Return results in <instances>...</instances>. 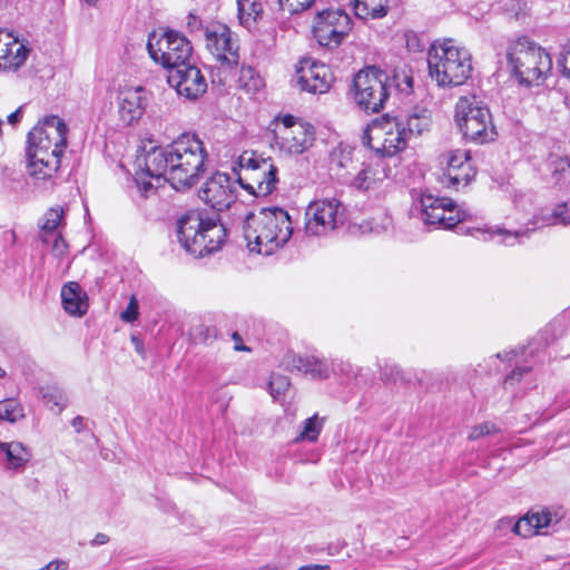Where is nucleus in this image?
I'll return each mask as SVG.
<instances>
[{
  "label": "nucleus",
  "instance_id": "nucleus-37",
  "mask_svg": "<svg viewBox=\"0 0 570 570\" xmlns=\"http://www.w3.org/2000/svg\"><path fill=\"white\" fill-rule=\"evenodd\" d=\"M41 399L49 405L50 410L57 409L60 413L68 403L63 391L57 386H43L40 389Z\"/></svg>",
  "mask_w": 570,
  "mask_h": 570
},
{
  "label": "nucleus",
  "instance_id": "nucleus-48",
  "mask_svg": "<svg viewBox=\"0 0 570 570\" xmlns=\"http://www.w3.org/2000/svg\"><path fill=\"white\" fill-rule=\"evenodd\" d=\"M528 514L538 529V534H540L541 530L549 527L551 523V514L547 511L529 512Z\"/></svg>",
  "mask_w": 570,
  "mask_h": 570
},
{
  "label": "nucleus",
  "instance_id": "nucleus-35",
  "mask_svg": "<svg viewBox=\"0 0 570 570\" xmlns=\"http://www.w3.org/2000/svg\"><path fill=\"white\" fill-rule=\"evenodd\" d=\"M403 120L405 122V132L409 138L411 136L422 135L428 131L431 126V118L425 111L409 115L403 118Z\"/></svg>",
  "mask_w": 570,
  "mask_h": 570
},
{
  "label": "nucleus",
  "instance_id": "nucleus-45",
  "mask_svg": "<svg viewBox=\"0 0 570 570\" xmlns=\"http://www.w3.org/2000/svg\"><path fill=\"white\" fill-rule=\"evenodd\" d=\"M139 316V304L137 298L132 295L129 299L127 308L121 312L120 318L126 323H132L137 321Z\"/></svg>",
  "mask_w": 570,
  "mask_h": 570
},
{
  "label": "nucleus",
  "instance_id": "nucleus-54",
  "mask_svg": "<svg viewBox=\"0 0 570 570\" xmlns=\"http://www.w3.org/2000/svg\"><path fill=\"white\" fill-rule=\"evenodd\" d=\"M71 425L75 428L76 432L79 433L83 429L85 419L82 416L78 415V416L72 419Z\"/></svg>",
  "mask_w": 570,
  "mask_h": 570
},
{
  "label": "nucleus",
  "instance_id": "nucleus-29",
  "mask_svg": "<svg viewBox=\"0 0 570 570\" xmlns=\"http://www.w3.org/2000/svg\"><path fill=\"white\" fill-rule=\"evenodd\" d=\"M239 23L252 30L263 13V4L259 0H237Z\"/></svg>",
  "mask_w": 570,
  "mask_h": 570
},
{
  "label": "nucleus",
  "instance_id": "nucleus-62",
  "mask_svg": "<svg viewBox=\"0 0 570 570\" xmlns=\"http://www.w3.org/2000/svg\"><path fill=\"white\" fill-rule=\"evenodd\" d=\"M4 371L0 367V377L4 376Z\"/></svg>",
  "mask_w": 570,
  "mask_h": 570
},
{
  "label": "nucleus",
  "instance_id": "nucleus-60",
  "mask_svg": "<svg viewBox=\"0 0 570 570\" xmlns=\"http://www.w3.org/2000/svg\"><path fill=\"white\" fill-rule=\"evenodd\" d=\"M347 161H351L350 157L348 156H344V161H341L340 166H342V167L345 166L346 165L345 163H347Z\"/></svg>",
  "mask_w": 570,
  "mask_h": 570
},
{
  "label": "nucleus",
  "instance_id": "nucleus-26",
  "mask_svg": "<svg viewBox=\"0 0 570 570\" xmlns=\"http://www.w3.org/2000/svg\"><path fill=\"white\" fill-rule=\"evenodd\" d=\"M86 293L77 282H69L61 288V301L66 312L70 315L82 316L88 308Z\"/></svg>",
  "mask_w": 570,
  "mask_h": 570
},
{
  "label": "nucleus",
  "instance_id": "nucleus-6",
  "mask_svg": "<svg viewBox=\"0 0 570 570\" xmlns=\"http://www.w3.org/2000/svg\"><path fill=\"white\" fill-rule=\"evenodd\" d=\"M454 120L463 136L473 141L493 140L494 126L489 108L476 96H462L455 104Z\"/></svg>",
  "mask_w": 570,
  "mask_h": 570
},
{
  "label": "nucleus",
  "instance_id": "nucleus-5",
  "mask_svg": "<svg viewBox=\"0 0 570 570\" xmlns=\"http://www.w3.org/2000/svg\"><path fill=\"white\" fill-rule=\"evenodd\" d=\"M430 76L440 87L463 85L472 71L471 55L452 39L433 43L428 51Z\"/></svg>",
  "mask_w": 570,
  "mask_h": 570
},
{
  "label": "nucleus",
  "instance_id": "nucleus-17",
  "mask_svg": "<svg viewBox=\"0 0 570 570\" xmlns=\"http://www.w3.org/2000/svg\"><path fill=\"white\" fill-rule=\"evenodd\" d=\"M67 125L58 116H49L28 135V148L65 149L67 146Z\"/></svg>",
  "mask_w": 570,
  "mask_h": 570
},
{
  "label": "nucleus",
  "instance_id": "nucleus-39",
  "mask_svg": "<svg viewBox=\"0 0 570 570\" xmlns=\"http://www.w3.org/2000/svg\"><path fill=\"white\" fill-rule=\"evenodd\" d=\"M261 161H266V158H263L253 151H244L238 158V165L240 170L244 173L243 176L250 175L254 169H257L256 167Z\"/></svg>",
  "mask_w": 570,
  "mask_h": 570
},
{
  "label": "nucleus",
  "instance_id": "nucleus-59",
  "mask_svg": "<svg viewBox=\"0 0 570 570\" xmlns=\"http://www.w3.org/2000/svg\"><path fill=\"white\" fill-rule=\"evenodd\" d=\"M341 365H342V367H341L342 372H346L348 374L350 372L353 371V366L350 363H341Z\"/></svg>",
  "mask_w": 570,
  "mask_h": 570
},
{
  "label": "nucleus",
  "instance_id": "nucleus-24",
  "mask_svg": "<svg viewBox=\"0 0 570 570\" xmlns=\"http://www.w3.org/2000/svg\"><path fill=\"white\" fill-rule=\"evenodd\" d=\"M0 456L6 470L22 473L32 458V452L20 441H0Z\"/></svg>",
  "mask_w": 570,
  "mask_h": 570
},
{
  "label": "nucleus",
  "instance_id": "nucleus-16",
  "mask_svg": "<svg viewBox=\"0 0 570 570\" xmlns=\"http://www.w3.org/2000/svg\"><path fill=\"white\" fill-rule=\"evenodd\" d=\"M237 183L229 175L217 171L204 183L199 197L212 208L222 212L236 200Z\"/></svg>",
  "mask_w": 570,
  "mask_h": 570
},
{
  "label": "nucleus",
  "instance_id": "nucleus-13",
  "mask_svg": "<svg viewBox=\"0 0 570 570\" xmlns=\"http://www.w3.org/2000/svg\"><path fill=\"white\" fill-rule=\"evenodd\" d=\"M344 219V208L336 198L312 202L305 212V234L307 236H326L336 229Z\"/></svg>",
  "mask_w": 570,
  "mask_h": 570
},
{
  "label": "nucleus",
  "instance_id": "nucleus-36",
  "mask_svg": "<svg viewBox=\"0 0 570 570\" xmlns=\"http://www.w3.org/2000/svg\"><path fill=\"white\" fill-rule=\"evenodd\" d=\"M324 424V419L320 417L317 414H314L313 416L306 419L303 422V429L301 433L296 436L295 441H309V442H316L318 439V435L322 432Z\"/></svg>",
  "mask_w": 570,
  "mask_h": 570
},
{
  "label": "nucleus",
  "instance_id": "nucleus-1",
  "mask_svg": "<svg viewBox=\"0 0 570 570\" xmlns=\"http://www.w3.org/2000/svg\"><path fill=\"white\" fill-rule=\"evenodd\" d=\"M209 160L204 141L194 132H184L166 148L155 147L137 157L135 181L141 195L148 196L161 181L176 189L195 186Z\"/></svg>",
  "mask_w": 570,
  "mask_h": 570
},
{
  "label": "nucleus",
  "instance_id": "nucleus-9",
  "mask_svg": "<svg viewBox=\"0 0 570 570\" xmlns=\"http://www.w3.org/2000/svg\"><path fill=\"white\" fill-rule=\"evenodd\" d=\"M147 49L151 59L170 70L189 61L193 52L190 41L180 32L166 30L163 35L151 33Z\"/></svg>",
  "mask_w": 570,
  "mask_h": 570
},
{
  "label": "nucleus",
  "instance_id": "nucleus-52",
  "mask_svg": "<svg viewBox=\"0 0 570 570\" xmlns=\"http://www.w3.org/2000/svg\"><path fill=\"white\" fill-rule=\"evenodd\" d=\"M22 118V107H19L16 111L11 112L8 116V122L12 126H16L18 122H20Z\"/></svg>",
  "mask_w": 570,
  "mask_h": 570
},
{
  "label": "nucleus",
  "instance_id": "nucleus-42",
  "mask_svg": "<svg viewBox=\"0 0 570 570\" xmlns=\"http://www.w3.org/2000/svg\"><path fill=\"white\" fill-rule=\"evenodd\" d=\"M48 165L43 163L41 164H35V163H29V174L31 177H33L35 179L37 180H47V179H50L52 178L59 168H53L52 170H49V168L47 167Z\"/></svg>",
  "mask_w": 570,
  "mask_h": 570
},
{
  "label": "nucleus",
  "instance_id": "nucleus-38",
  "mask_svg": "<svg viewBox=\"0 0 570 570\" xmlns=\"http://www.w3.org/2000/svg\"><path fill=\"white\" fill-rule=\"evenodd\" d=\"M24 417L21 403L16 399L0 401V420L16 423Z\"/></svg>",
  "mask_w": 570,
  "mask_h": 570
},
{
  "label": "nucleus",
  "instance_id": "nucleus-43",
  "mask_svg": "<svg viewBox=\"0 0 570 570\" xmlns=\"http://www.w3.org/2000/svg\"><path fill=\"white\" fill-rule=\"evenodd\" d=\"M315 0H277L279 8L289 13H299L312 7Z\"/></svg>",
  "mask_w": 570,
  "mask_h": 570
},
{
  "label": "nucleus",
  "instance_id": "nucleus-2",
  "mask_svg": "<svg viewBox=\"0 0 570 570\" xmlns=\"http://www.w3.org/2000/svg\"><path fill=\"white\" fill-rule=\"evenodd\" d=\"M293 235L289 214L281 207L262 208L247 216L244 237L250 252L272 255L282 248Z\"/></svg>",
  "mask_w": 570,
  "mask_h": 570
},
{
  "label": "nucleus",
  "instance_id": "nucleus-30",
  "mask_svg": "<svg viewBox=\"0 0 570 570\" xmlns=\"http://www.w3.org/2000/svg\"><path fill=\"white\" fill-rule=\"evenodd\" d=\"M557 224H570V200L557 205L552 213L535 216L533 229Z\"/></svg>",
  "mask_w": 570,
  "mask_h": 570
},
{
  "label": "nucleus",
  "instance_id": "nucleus-53",
  "mask_svg": "<svg viewBox=\"0 0 570 570\" xmlns=\"http://www.w3.org/2000/svg\"><path fill=\"white\" fill-rule=\"evenodd\" d=\"M232 338L235 341V350L236 351H249V348L246 345L240 344L242 338L237 332L233 333Z\"/></svg>",
  "mask_w": 570,
  "mask_h": 570
},
{
  "label": "nucleus",
  "instance_id": "nucleus-8",
  "mask_svg": "<svg viewBox=\"0 0 570 570\" xmlns=\"http://www.w3.org/2000/svg\"><path fill=\"white\" fill-rule=\"evenodd\" d=\"M391 79L376 67L360 70L353 80L355 104L366 112H379L390 96Z\"/></svg>",
  "mask_w": 570,
  "mask_h": 570
},
{
  "label": "nucleus",
  "instance_id": "nucleus-18",
  "mask_svg": "<svg viewBox=\"0 0 570 570\" xmlns=\"http://www.w3.org/2000/svg\"><path fill=\"white\" fill-rule=\"evenodd\" d=\"M296 81L301 90L311 94H325L331 88L333 75L330 68L312 58L299 61Z\"/></svg>",
  "mask_w": 570,
  "mask_h": 570
},
{
  "label": "nucleus",
  "instance_id": "nucleus-63",
  "mask_svg": "<svg viewBox=\"0 0 570 570\" xmlns=\"http://www.w3.org/2000/svg\"><path fill=\"white\" fill-rule=\"evenodd\" d=\"M501 523H511V520H501Z\"/></svg>",
  "mask_w": 570,
  "mask_h": 570
},
{
  "label": "nucleus",
  "instance_id": "nucleus-25",
  "mask_svg": "<svg viewBox=\"0 0 570 570\" xmlns=\"http://www.w3.org/2000/svg\"><path fill=\"white\" fill-rule=\"evenodd\" d=\"M287 367L293 371L311 374L313 377L325 379L328 377L331 368L326 360L317 356H287Z\"/></svg>",
  "mask_w": 570,
  "mask_h": 570
},
{
  "label": "nucleus",
  "instance_id": "nucleus-7",
  "mask_svg": "<svg viewBox=\"0 0 570 570\" xmlns=\"http://www.w3.org/2000/svg\"><path fill=\"white\" fill-rule=\"evenodd\" d=\"M409 137L402 117L384 115L365 128L362 142L382 156H394L404 150Z\"/></svg>",
  "mask_w": 570,
  "mask_h": 570
},
{
  "label": "nucleus",
  "instance_id": "nucleus-33",
  "mask_svg": "<svg viewBox=\"0 0 570 570\" xmlns=\"http://www.w3.org/2000/svg\"><path fill=\"white\" fill-rule=\"evenodd\" d=\"M546 168L550 171L554 184L570 177V160L566 156L551 153L546 160Z\"/></svg>",
  "mask_w": 570,
  "mask_h": 570
},
{
  "label": "nucleus",
  "instance_id": "nucleus-27",
  "mask_svg": "<svg viewBox=\"0 0 570 570\" xmlns=\"http://www.w3.org/2000/svg\"><path fill=\"white\" fill-rule=\"evenodd\" d=\"M473 232L480 234L479 238L483 240H492L495 237L499 238V243L505 246H514L521 242L522 237L528 236L527 230H509L501 227H487V228H474Z\"/></svg>",
  "mask_w": 570,
  "mask_h": 570
},
{
  "label": "nucleus",
  "instance_id": "nucleus-15",
  "mask_svg": "<svg viewBox=\"0 0 570 570\" xmlns=\"http://www.w3.org/2000/svg\"><path fill=\"white\" fill-rule=\"evenodd\" d=\"M439 164L444 171L443 184L448 187L459 189L461 186H466L475 177V169L468 150H448L440 155Z\"/></svg>",
  "mask_w": 570,
  "mask_h": 570
},
{
  "label": "nucleus",
  "instance_id": "nucleus-47",
  "mask_svg": "<svg viewBox=\"0 0 570 570\" xmlns=\"http://www.w3.org/2000/svg\"><path fill=\"white\" fill-rule=\"evenodd\" d=\"M531 373V368L528 366H521L513 370L507 377L504 379V386H514L517 383H520L522 379Z\"/></svg>",
  "mask_w": 570,
  "mask_h": 570
},
{
  "label": "nucleus",
  "instance_id": "nucleus-32",
  "mask_svg": "<svg viewBox=\"0 0 570 570\" xmlns=\"http://www.w3.org/2000/svg\"><path fill=\"white\" fill-rule=\"evenodd\" d=\"M238 86L246 94L254 95L264 88L265 81L253 67L243 66L239 71Z\"/></svg>",
  "mask_w": 570,
  "mask_h": 570
},
{
  "label": "nucleus",
  "instance_id": "nucleus-56",
  "mask_svg": "<svg viewBox=\"0 0 570 570\" xmlns=\"http://www.w3.org/2000/svg\"><path fill=\"white\" fill-rule=\"evenodd\" d=\"M391 379L396 382L397 380L404 381V373L396 366L391 368Z\"/></svg>",
  "mask_w": 570,
  "mask_h": 570
},
{
  "label": "nucleus",
  "instance_id": "nucleus-64",
  "mask_svg": "<svg viewBox=\"0 0 570 570\" xmlns=\"http://www.w3.org/2000/svg\"><path fill=\"white\" fill-rule=\"evenodd\" d=\"M465 233H470V229H465ZM471 235H474L473 232H471Z\"/></svg>",
  "mask_w": 570,
  "mask_h": 570
},
{
  "label": "nucleus",
  "instance_id": "nucleus-11",
  "mask_svg": "<svg viewBox=\"0 0 570 570\" xmlns=\"http://www.w3.org/2000/svg\"><path fill=\"white\" fill-rule=\"evenodd\" d=\"M272 147L283 155H301L315 140L314 127L285 115L275 125Z\"/></svg>",
  "mask_w": 570,
  "mask_h": 570
},
{
  "label": "nucleus",
  "instance_id": "nucleus-41",
  "mask_svg": "<svg viewBox=\"0 0 570 570\" xmlns=\"http://www.w3.org/2000/svg\"><path fill=\"white\" fill-rule=\"evenodd\" d=\"M289 387V380L287 376L281 374H274L269 381V393L276 399L283 395Z\"/></svg>",
  "mask_w": 570,
  "mask_h": 570
},
{
  "label": "nucleus",
  "instance_id": "nucleus-31",
  "mask_svg": "<svg viewBox=\"0 0 570 570\" xmlns=\"http://www.w3.org/2000/svg\"><path fill=\"white\" fill-rule=\"evenodd\" d=\"M63 217L62 208H50L46 212L42 218V223L40 224V237L42 243L49 244L50 236H55V234H60L57 228L60 226Z\"/></svg>",
  "mask_w": 570,
  "mask_h": 570
},
{
  "label": "nucleus",
  "instance_id": "nucleus-14",
  "mask_svg": "<svg viewBox=\"0 0 570 570\" xmlns=\"http://www.w3.org/2000/svg\"><path fill=\"white\" fill-rule=\"evenodd\" d=\"M471 217V214L458 207L450 198H439L433 195L421 197V218L426 225H435L449 229Z\"/></svg>",
  "mask_w": 570,
  "mask_h": 570
},
{
  "label": "nucleus",
  "instance_id": "nucleus-20",
  "mask_svg": "<svg viewBox=\"0 0 570 570\" xmlns=\"http://www.w3.org/2000/svg\"><path fill=\"white\" fill-rule=\"evenodd\" d=\"M250 175L238 176V184L250 194L259 197L273 193L277 185L278 169L271 158L261 161Z\"/></svg>",
  "mask_w": 570,
  "mask_h": 570
},
{
  "label": "nucleus",
  "instance_id": "nucleus-23",
  "mask_svg": "<svg viewBox=\"0 0 570 570\" xmlns=\"http://www.w3.org/2000/svg\"><path fill=\"white\" fill-rule=\"evenodd\" d=\"M390 176V170L383 160L374 164H363L355 173L344 176L346 183L358 190H368Z\"/></svg>",
  "mask_w": 570,
  "mask_h": 570
},
{
  "label": "nucleus",
  "instance_id": "nucleus-34",
  "mask_svg": "<svg viewBox=\"0 0 570 570\" xmlns=\"http://www.w3.org/2000/svg\"><path fill=\"white\" fill-rule=\"evenodd\" d=\"M63 149H43L39 148H28L27 155L29 158V163H35L36 165L39 163H43L48 165L49 170L53 168L60 167V157L62 156Z\"/></svg>",
  "mask_w": 570,
  "mask_h": 570
},
{
  "label": "nucleus",
  "instance_id": "nucleus-10",
  "mask_svg": "<svg viewBox=\"0 0 570 570\" xmlns=\"http://www.w3.org/2000/svg\"><path fill=\"white\" fill-rule=\"evenodd\" d=\"M204 46L215 61L225 69H234L239 63V41L237 35L226 24L212 21L204 28Z\"/></svg>",
  "mask_w": 570,
  "mask_h": 570
},
{
  "label": "nucleus",
  "instance_id": "nucleus-51",
  "mask_svg": "<svg viewBox=\"0 0 570 570\" xmlns=\"http://www.w3.org/2000/svg\"><path fill=\"white\" fill-rule=\"evenodd\" d=\"M186 19V26L190 33L200 31L204 33L205 26H203V21L198 16L190 12Z\"/></svg>",
  "mask_w": 570,
  "mask_h": 570
},
{
  "label": "nucleus",
  "instance_id": "nucleus-19",
  "mask_svg": "<svg viewBox=\"0 0 570 570\" xmlns=\"http://www.w3.org/2000/svg\"><path fill=\"white\" fill-rule=\"evenodd\" d=\"M168 83L179 96L191 100L199 98L207 90V81L200 69L190 65L189 61L169 70Z\"/></svg>",
  "mask_w": 570,
  "mask_h": 570
},
{
  "label": "nucleus",
  "instance_id": "nucleus-49",
  "mask_svg": "<svg viewBox=\"0 0 570 570\" xmlns=\"http://www.w3.org/2000/svg\"><path fill=\"white\" fill-rule=\"evenodd\" d=\"M50 244H51L52 254L55 256L60 257L66 254L68 245L65 242V239L62 238L61 233L55 234V236H50V243L48 245H50Z\"/></svg>",
  "mask_w": 570,
  "mask_h": 570
},
{
  "label": "nucleus",
  "instance_id": "nucleus-12",
  "mask_svg": "<svg viewBox=\"0 0 570 570\" xmlns=\"http://www.w3.org/2000/svg\"><path fill=\"white\" fill-rule=\"evenodd\" d=\"M352 28V19L345 11L326 9L316 13L312 33L320 46L335 49L348 36Z\"/></svg>",
  "mask_w": 570,
  "mask_h": 570
},
{
  "label": "nucleus",
  "instance_id": "nucleus-4",
  "mask_svg": "<svg viewBox=\"0 0 570 570\" xmlns=\"http://www.w3.org/2000/svg\"><path fill=\"white\" fill-rule=\"evenodd\" d=\"M505 58L511 76L527 87L541 85L552 69L550 55L525 37L509 43Z\"/></svg>",
  "mask_w": 570,
  "mask_h": 570
},
{
  "label": "nucleus",
  "instance_id": "nucleus-57",
  "mask_svg": "<svg viewBox=\"0 0 570 570\" xmlns=\"http://www.w3.org/2000/svg\"><path fill=\"white\" fill-rule=\"evenodd\" d=\"M108 540H109V538L105 533H97L95 539L92 540V543L100 546V544L107 543Z\"/></svg>",
  "mask_w": 570,
  "mask_h": 570
},
{
  "label": "nucleus",
  "instance_id": "nucleus-28",
  "mask_svg": "<svg viewBox=\"0 0 570 570\" xmlns=\"http://www.w3.org/2000/svg\"><path fill=\"white\" fill-rule=\"evenodd\" d=\"M354 12L360 19H381L387 14L389 0H353Z\"/></svg>",
  "mask_w": 570,
  "mask_h": 570
},
{
  "label": "nucleus",
  "instance_id": "nucleus-50",
  "mask_svg": "<svg viewBox=\"0 0 570 570\" xmlns=\"http://www.w3.org/2000/svg\"><path fill=\"white\" fill-rule=\"evenodd\" d=\"M559 66L562 68L563 75L570 78V40L563 46Z\"/></svg>",
  "mask_w": 570,
  "mask_h": 570
},
{
  "label": "nucleus",
  "instance_id": "nucleus-46",
  "mask_svg": "<svg viewBox=\"0 0 570 570\" xmlns=\"http://www.w3.org/2000/svg\"><path fill=\"white\" fill-rule=\"evenodd\" d=\"M497 431H498V429L495 428V425L493 423L483 422V423L472 428V430L469 434V440H478L481 436L490 435Z\"/></svg>",
  "mask_w": 570,
  "mask_h": 570
},
{
  "label": "nucleus",
  "instance_id": "nucleus-61",
  "mask_svg": "<svg viewBox=\"0 0 570 570\" xmlns=\"http://www.w3.org/2000/svg\"><path fill=\"white\" fill-rule=\"evenodd\" d=\"M89 6H95L98 0H85Z\"/></svg>",
  "mask_w": 570,
  "mask_h": 570
},
{
  "label": "nucleus",
  "instance_id": "nucleus-40",
  "mask_svg": "<svg viewBox=\"0 0 570 570\" xmlns=\"http://www.w3.org/2000/svg\"><path fill=\"white\" fill-rule=\"evenodd\" d=\"M513 533L520 535L522 538H531L538 534V529L533 524L532 520H530L529 514L520 518L512 527Z\"/></svg>",
  "mask_w": 570,
  "mask_h": 570
},
{
  "label": "nucleus",
  "instance_id": "nucleus-44",
  "mask_svg": "<svg viewBox=\"0 0 570 570\" xmlns=\"http://www.w3.org/2000/svg\"><path fill=\"white\" fill-rule=\"evenodd\" d=\"M393 82L401 92L409 94L412 90L413 78L404 71L395 72L393 76Z\"/></svg>",
  "mask_w": 570,
  "mask_h": 570
},
{
  "label": "nucleus",
  "instance_id": "nucleus-58",
  "mask_svg": "<svg viewBox=\"0 0 570 570\" xmlns=\"http://www.w3.org/2000/svg\"><path fill=\"white\" fill-rule=\"evenodd\" d=\"M328 569H330L328 566L308 564V566L301 567L298 570H328Z\"/></svg>",
  "mask_w": 570,
  "mask_h": 570
},
{
  "label": "nucleus",
  "instance_id": "nucleus-3",
  "mask_svg": "<svg viewBox=\"0 0 570 570\" xmlns=\"http://www.w3.org/2000/svg\"><path fill=\"white\" fill-rule=\"evenodd\" d=\"M177 240L189 255L200 258L222 248L227 233L223 224L190 210L177 220Z\"/></svg>",
  "mask_w": 570,
  "mask_h": 570
},
{
  "label": "nucleus",
  "instance_id": "nucleus-21",
  "mask_svg": "<svg viewBox=\"0 0 570 570\" xmlns=\"http://www.w3.org/2000/svg\"><path fill=\"white\" fill-rule=\"evenodd\" d=\"M29 48L12 32L0 30V71H17L29 56Z\"/></svg>",
  "mask_w": 570,
  "mask_h": 570
},
{
  "label": "nucleus",
  "instance_id": "nucleus-22",
  "mask_svg": "<svg viewBox=\"0 0 570 570\" xmlns=\"http://www.w3.org/2000/svg\"><path fill=\"white\" fill-rule=\"evenodd\" d=\"M146 95L141 87L126 88L118 95V115L122 124L131 126L142 117L146 109Z\"/></svg>",
  "mask_w": 570,
  "mask_h": 570
},
{
  "label": "nucleus",
  "instance_id": "nucleus-55",
  "mask_svg": "<svg viewBox=\"0 0 570 570\" xmlns=\"http://www.w3.org/2000/svg\"><path fill=\"white\" fill-rule=\"evenodd\" d=\"M131 342L135 346L136 352L138 354H140L141 356H144V354H145L144 343L137 336H131Z\"/></svg>",
  "mask_w": 570,
  "mask_h": 570
}]
</instances>
